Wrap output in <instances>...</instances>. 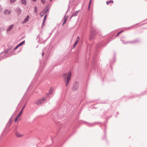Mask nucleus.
<instances>
[{
  "mask_svg": "<svg viewBox=\"0 0 147 147\" xmlns=\"http://www.w3.org/2000/svg\"><path fill=\"white\" fill-rule=\"evenodd\" d=\"M71 76V72H69L67 73H64L63 74V77L65 80H67V82L66 84V86H67L69 80H70Z\"/></svg>",
  "mask_w": 147,
  "mask_h": 147,
  "instance_id": "obj_1",
  "label": "nucleus"
},
{
  "mask_svg": "<svg viewBox=\"0 0 147 147\" xmlns=\"http://www.w3.org/2000/svg\"><path fill=\"white\" fill-rule=\"evenodd\" d=\"M46 100V98L43 97L42 98L36 100L35 102V104L37 105H40L43 103Z\"/></svg>",
  "mask_w": 147,
  "mask_h": 147,
  "instance_id": "obj_2",
  "label": "nucleus"
},
{
  "mask_svg": "<svg viewBox=\"0 0 147 147\" xmlns=\"http://www.w3.org/2000/svg\"><path fill=\"white\" fill-rule=\"evenodd\" d=\"M15 135L18 138H20L23 136V134H20L18 132H16Z\"/></svg>",
  "mask_w": 147,
  "mask_h": 147,
  "instance_id": "obj_3",
  "label": "nucleus"
},
{
  "mask_svg": "<svg viewBox=\"0 0 147 147\" xmlns=\"http://www.w3.org/2000/svg\"><path fill=\"white\" fill-rule=\"evenodd\" d=\"M29 16H27L24 20L22 22V23L24 24L27 22L29 20Z\"/></svg>",
  "mask_w": 147,
  "mask_h": 147,
  "instance_id": "obj_4",
  "label": "nucleus"
},
{
  "mask_svg": "<svg viewBox=\"0 0 147 147\" xmlns=\"http://www.w3.org/2000/svg\"><path fill=\"white\" fill-rule=\"evenodd\" d=\"M68 16H65L64 17V21L63 23V25L64 24L66 23L67 21V20L68 18Z\"/></svg>",
  "mask_w": 147,
  "mask_h": 147,
  "instance_id": "obj_5",
  "label": "nucleus"
},
{
  "mask_svg": "<svg viewBox=\"0 0 147 147\" xmlns=\"http://www.w3.org/2000/svg\"><path fill=\"white\" fill-rule=\"evenodd\" d=\"M11 11L6 10L4 11V13L5 15H8L10 13Z\"/></svg>",
  "mask_w": 147,
  "mask_h": 147,
  "instance_id": "obj_6",
  "label": "nucleus"
},
{
  "mask_svg": "<svg viewBox=\"0 0 147 147\" xmlns=\"http://www.w3.org/2000/svg\"><path fill=\"white\" fill-rule=\"evenodd\" d=\"M78 86L77 84H75L73 86V90H75L78 88Z\"/></svg>",
  "mask_w": 147,
  "mask_h": 147,
  "instance_id": "obj_7",
  "label": "nucleus"
},
{
  "mask_svg": "<svg viewBox=\"0 0 147 147\" xmlns=\"http://www.w3.org/2000/svg\"><path fill=\"white\" fill-rule=\"evenodd\" d=\"M13 26V25H10L7 29V31H10L11 30V29L12 28Z\"/></svg>",
  "mask_w": 147,
  "mask_h": 147,
  "instance_id": "obj_8",
  "label": "nucleus"
},
{
  "mask_svg": "<svg viewBox=\"0 0 147 147\" xmlns=\"http://www.w3.org/2000/svg\"><path fill=\"white\" fill-rule=\"evenodd\" d=\"M24 107L25 106H24L23 108H22V110H21V111L20 112V113H19V114L18 115V117H19L20 115H21V114H22V111H23V110L24 109Z\"/></svg>",
  "mask_w": 147,
  "mask_h": 147,
  "instance_id": "obj_9",
  "label": "nucleus"
},
{
  "mask_svg": "<svg viewBox=\"0 0 147 147\" xmlns=\"http://www.w3.org/2000/svg\"><path fill=\"white\" fill-rule=\"evenodd\" d=\"M22 3L23 4L26 5V0H21Z\"/></svg>",
  "mask_w": 147,
  "mask_h": 147,
  "instance_id": "obj_10",
  "label": "nucleus"
},
{
  "mask_svg": "<svg viewBox=\"0 0 147 147\" xmlns=\"http://www.w3.org/2000/svg\"><path fill=\"white\" fill-rule=\"evenodd\" d=\"M53 92V90L52 89H51L49 92L48 93V94H51Z\"/></svg>",
  "mask_w": 147,
  "mask_h": 147,
  "instance_id": "obj_11",
  "label": "nucleus"
},
{
  "mask_svg": "<svg viewBox=\"0 0 147 147\" xmlns=\"http://www.w3.org/2000/svg\"><path fill=\"white\" fill-rule=\"evenodd\" d=\"M24 42H25V41H22V42H21L18 45H19V46H20L22 45H23L24 43Z\"/></svg>",
  "mask_w": 147,
  "mask_h": 147,
  "instance_id": "obj_12",
  "label": "nucleus"
},
{
  "mask_svg": "<svg viewBox=\"0 0 147 147\" xmlns=\"http://www.w3.org/2000/svg\"><path fill=\"white\" fill-rule=\"evenodd\" d=\"M48 9H47L46 10H43L42 12V13H43V14H44L45 13H46L48 11Z\"/></svg>",
  "mask_w": 147,
  "mask_h": 147,
  "instance_id": "obj_13",
  "label": "nucleus"
},
{
  "mask_svg": "<svg viewBox=\"0 0 147 147\" xmlns=\"http://www.w3.org/2000/svg\"><path fill=\"white\" fill-rule=\"evenodd\" d=\"M78 40H77L75 42V44H74V46H73L74 48L75 47L76 45L77 44V43H78Z\"/></svg>",
  "mask_w": 147,
  "mask_h": 147,
  "instance_id": "obj_14",
  "label": "nucleus"
},
{
  "mask_svg": "<svg viewBox=\"0 0 147 147\" xmlns=\"http://www.w3.org/2000/svg\"><path fill=\"white\" fill-rule=\"evenodd\" d=\"M16 0H10V3H13L16 1Z\"/></svg>",
  "mask_w": 147,
  "mask_h": 147,
  "instance_id": "obj_15",
  "label": "nucleus"
},
{
  "mask_svg": "<svg viewBox=\"0 0 147 147\" xmlns=\"http://www.w3.org/2000/svg\"><path fill=\"white\" fill-rule=\"evenodd\" d=\"M34 11L35 12H36V13H37V7H35L34 8Z\"/></svg>",
  "mask_w": 147,
  "mask_h": 147,
  "instance_id": "obj_16",
  "label": "nucleus"
},
{
  "mask_svg": "<svg viewBox=\"0 0 147 147\" xmlns=\"http://www.w3.org/2000/svg\"><path fill=\"white\" fill-rule=\"evenodd\" d=\"M46 17H47V15H46L45 16V17H44V19L43 20V24H44V22H45V19H46Z\"/></svg>",
  "mask_w": 147,
  "mask_h": 147,
  "instance_id": "obj_17",
  "label": "nucleus"
},
{
  "mask_svg": "<svg viewBox=\"0 0 147 147\" xmlns=\"http://www.w3.org/2000/svg\"><path fill=\"white\" fill-rule=\"evenodd\" d=\"M123 31H122L119 32H118L117 34L116 35V37H117V36H119V35Z\"/></svg>",
  "mask_w": 147,
  "mask_h": 147,
  "instance_id": "obj_18",
  "label": "nucleus"
},
{
  "mask_svg": "<svg viewBox=\"0 0 147 147\" xmlns=\"http://www.w3.org/2000/svg\"><path fill=\"white\" fill-rule=\"evenodd\" d=\"M41 1L42 3L43 4H44L45 2V0H41Z\"/></svg>",
  "mask_w": 147,
  "mask_h": 147,
  "instance_id": "obj_19",
  "label": "nucleus"
},
{
  "mask_svg": "<svg viewBox=\"0 0 147 147\" xmlns=\"http://www.w3.org/2000/svg\"><path fill=\"white\" fill-rule=\"evenodd\" d=\"M20 46H19V45H18L15 48H14V50H16V49H17Z\"/></svg>",
  "mask_w": 147,
  "mask_h": 147,
  "instance_id": "obj_20",
  "label": "nucleus"
},
{
  "mask_svg": "<svg viewBox=\"0 0 147 147\" xmlns=\"http://www.w3.org/2000/svg\"><path fill=\"white\" fill-rule=\"evenodd\" d=\"M19 117H18V115L17 116V117L16 118V119H15V122H16L17 120H18V118H19Z\"/></svg>",
  "mask_w": 147,
  "mask_h": 147,
  "instance_id": "obj_21",
  "label": "nucleus"
},
{
  "mask_svg": "<svg viewBox=\"0 0 147 147\" xmlns=\"http://www.w3.org/2000/svg\"><path fill=\"white\" fill-rule=\"evenodd\" d=\"M109 1V3H113V1L112 0L110 1Z\"/></svg>",
  "mask_w": 147,
  "mask_h": 147,
  "instance_id": "obj_22",
  "label": "nucleus"
},
{
  "mask_svg": "<svg viewBox=\"0 0 147 147\" xmlns=\"http://www.w3.org/2000/svg\"><path fill=\"white\" fill-rule=\"evenodd\" d=\"M77 40H78V41H79V36H78L77 38Z\"/></svg>",
  "mask_w": 147,
  "mask_h": 147,
  "instance_id": "obj_23",
  "label": "nucleus"
},
{
  "mask_svg": "<svg viewBox=\"0 0 147 147\" xmlns=\"http://www.w3.org/2000/svg\"><path fill=\"white\" fill-rule=\"evenodd\" d=\"M109 1H107L106 2V3L107 5H108L109 4Z\"/></svg>",
  "mask_w": 147,
  "mask_h": 147,
  "instance_id": "obj_24",
  "label": "nucleus"
},
{
  "mask_svg": "<svg viewBox=\"0 0 147 147\" xmlns=\"http://www.w3.org/2000/svg\"><path fill=\"white\" fill-rule=\"evenodd\" d=\"M91 0H90V1L89 2V7L90 6V3H91Z\"/></svg>",
  "mask_w": 147,
  "mask_h": 147,
  "instance_id": "obj_25",
  "label": "nucleus"
},
{
  "mask_svg": "<svg viewBox=\"0 0 147 147\" xmlns=\"http://www.w3.org/2000/svg\"><path fill=\"white\" fill-rule=\"evenodd\" d=\"M41 14V13L40 14V16L42 17L43 16V15H42V14Z\"/></svg>",
  "mask_w": 147,
  "mask_h": 147,
  "instance_id": "obj_26",
  "label": "nucleus"
},
{
  "mask_svg": "<svg viewBox=\"0 0 147 147\" xmlns=\"http://www.w3.org/2000/svg\"><path fill=\"white\" fill-rule=\"evenodd\" d=\"M8 51H5V53H7V52Z\"/></svg>",
  "mask_w": 147,
  "mask_h": 147,
  "instance_id": "obj_27",
  "label": "nucleus"
},
{
  "mask_svg": "<svg viewBox=\"0 0 147 147\" xmlns=\"http://www.w3.org/2000/svg\"><path fill=\"white\" fill-rule=\"evenodd\" d=\"M32 0V1L34 2H35L36 1V0Z\"/></svg>",
  "mask_w": 147,
  "mask_h": 147,
  "instance_id": "obj_28",
  "label": "nucleus"
},
{
  "mask_svg": "<svg viewBox=\"0 0 147 147\" xmlns=\"http://www.w3.org/2000/svg\"><path fill=\"white\" fill-rule=\"evenodd\" d=\"M43 54H44V53H43L42 54V56L43 55Z\"/></svg>",
  "mask_w": 147,
  "mask_h": 147,
  "instance_id": "obj_29",
  "label": "nucleus"
},
{
  "mask_svg": "<svg viewBox=\"0 0 147 147\" xmlns=\"http://www.w3.org/2000/svg\"><path fill=\"white\" fill-rule=\"evenodd\" d=\"M52 0H50V1H51Z\"/></svg>",
  "mask_w": 147,
  "mask_h": 147,
  "instance_id": "obj_30",
  "label": "nucleus"
}]
</instances>
